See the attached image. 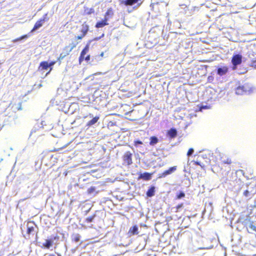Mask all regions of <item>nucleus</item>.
<instances>
[{
	"label": "nucleus",
	"mask_w": 256,
	"mask_h": 256,
	"mask_svg": "<svg viewBox=\"0 0 256 256\" xmlns=\"http://www.w3.org/2000/svg\"><path fill=\"white\" fill-rule=\"evenodd\" d=\"M228 72V68L226 66L222 68H218L217 70V73L220 76H222Z\"/></svg>",
	"instance_id": "nucleus-15"
},
{
	"label": "nucleus",
	"mask_w": 256,
	"mask_h": 256,
	"mask_svg": "<svg viewBox=\"0 0 256 256\" xmlns=\"http://www.w3.org/2000/svg\"><path fill=\"white\" fill-rule=\"evenodd\" d=\"M99 118V116H95L92 120L88 122L86 126H90L93 124H94L98 121Z\"/></svg>",
	"instance_id": "nucleus-21"
},
{
	"label": "nucleus",
	"mask_w": 256,
	"mask_h": 256,
	"mask_svg": "<svg viewBox=\"0 0 256 256\" xmlns=\"http://www.w3.org/2000/svg\"><path fill=\"white\" fill-rule=\"evenodd\" d=\"M250 228H252L253 230H254L256 231V226H254V225L251 224V225L250 226Z\"/></svg>",
	"instance_id": "nucleus-37"
},
{
	"label": "nucleus",
	"mask_w": 256,
	"mask_h": 256,
	"mask_svg": "<svg viewBox=\"0 0 256 256\" xmlns=\"http://www.w3.org/2000/svg\"><path fill=\"white\" fill-rule=\"evenodd\" d=\"M177 169L176 166H173L170 167L168 170L164 171L161 174H158V178H162L166 177L167 176L171 174L174 172Z\"/></svg>",
	"instance_id": "nucleus-5"
},
{
	"label": "nucleus",
	"mask_w": 256,
	"mask_h": 256,
	"mask_svg": "<svg viewBox=\"0 0 256 256\" xmlns=\"http://www.w3.org/2000/svg\"><path fill=\"white\" fill-rule=\"evenodd\" d=\"M214 77L212 76H208V80L209 82H212L214 80Z\"/></svg>",
	"instance_id": "nucleus-35"
},
{
	"label": "nucleus",
	"mask_w": 256,
	"mask_h": 256,
	"mask_svg": "<svg viewBox=\"0 0 256 256\" xmlns=\"http://www.w3.org/2000/svg\"><path fill=\"white\" fill-rule=\"evenodd\" d=\"M138 228L136 226H134L131 227L128 232L130 236H133L138 234Z\"/></svg>",
	"instance_id": "nucleus-16"
},
{
	"label": "nucleus",
	"mask_w": 256,
	"mask_h": 256,
	"mask_svg": "<svg viewBox=\"0 0 256 256\" xmlns=\"http://www.w3.org/2000/svg\"><path fill=\"white\" fill-rule=\"evenodd\" d=\"M186 194L184 192H180L176 194L175 198L176 200H180L184 198Z\"/></svg>",
	"instance_id": "nucleus-24"
},
{
	"label": "nucleus",
	"mask_w": 256,
	"mask_h": 256,
	"mask_svg": "<svg viewBox=\"0 0 256 256\" xmlns=\"http://www.w3.org/2000/svg\"><path fill=\"white\" fill-rule=\"evenodd\" d=\"M168 134L170 138H174L177 135L176 130L175 128H172L168 130Z\"/></svg>",
	"instance_id": "nucleus-19"
},
{
	"label": "nucleus",
	"mask_w": 256,
	"mask_h": 256,
	"mask_svg": "<svg viewBox=\"0 0 256 256\" xmlns=\"http://www.w3.org/2000/svg\"><path fill=\"white\" fill-rule=\"evenodd\" d=\"M56 63V61H52L48 63V64H50V70L49 71L46 73V74H48L52 70V66H54Z\"/></svg>",
	"instance_id": "nucleus-28"
},
{
	"label": "nucleus",
	"mask_w": 256,
	"mask_h": 256,
	"mask_svg": "<svg viewBox=\"0 0 256 256\" xmlns=\"http://www.w3.org/2000/svg\"><path fill=\"white\" fill-rule=\"evenodd\" d=\"M50 68V64L47 61L42 62L39 66L38 70H46Z\"/></svg>",
	"instance_id": "nucleus-13"
},
{
	"label": "nucleus",
	"mask_w": 256,
	"mask_h": 256,
	"mask_svg": "<svg viewBox=\"0 0 256 256\" xmlns=\"http://www.w3.org/2000/svg\"><path fill=\"white\" fill-rule=\"evenodd\" d=\"M89 30V26L86 22H84L82 24V28L80 30L81 34L77 36L76 38V40H82L84 38Z\"/></svg>",
	"instance_id": "nucleus-3"
},
{
	"label": "nucleus",
	"mask_w": 256,
	"mask_h": 256,
	"mask_svg": "<svg viewBox=\"0 0 256 256\" xmlns=\"http://www.w3.org/2000/svg\"><path fill=\"white\" fill-rule=\"evenodd\" d=\"M132 154L130 152L127 151L124 153L122 156L124 164L130 166L132 164Z\"/></svg>",
	"instance_id": "nucleus-1"
},
{
	"label": "nucleus",
	"mask_w": 256,
	"mask_h": 256,
	"mask_svg": "<svg viewBox=\"0 0 256 256\" xmlns=\"http://www.w3.org/2000/svg\"><path fill=\"white\" fill-rule=\"evenodd\" d=\"M232 62L234 66L240 64L242 62V56L239 54L234 55L232 58Z\"/></svg>",
	"instance_id": "nucleus-6"
},
{
	"label": "nucleus",
	"mask_w": 256,
	"mask_h": 256,
	"mask_svg": "<svg viewBox=\"0 0 256 256\" xmlns=\"http://www.w3.org/2000/svg\"><path fill=\"white\" fill-rule=\"evenodd\" d=\"M95 217H96V215L94 214L92 216H88V217L86 218V222L87 223H89V222H92L93 221V220H94Z\"/></svg>",
	"instance_id": "nucleus-25"
},
{
	"label": "nucleus",
	"mask_w": 256,
	"mask_h": 256,
	"mask_svg": "<svg viewBox=\"0 0 256 256\" xmlns=\"http://www.w3.org/2000/svg\"><path fill=\"white\" fill-rule=\"evenodd\" d=\"M108 20L104 18V20L98 22L95 26V27L96 28H103L106 26H107L108 24Z\"/></svg>",
	"instance_id": "nucleus-10"
},
{
	"label": "nucleus",
	"mask_w": 256,
	"mask_h": 256,
	"mask_svg": "<svg viewBox=\"0 0 256 256\" xmlns=\"http://www.w3.org/2000/svg\"><path fill=\"white\" fill-rule=\"evenodd\" d=\"M44 24V22L40 19L35 23L32 31L35 30L40 28Z\"/></svg>",
	"instance_id": "nucleus-20"
},
{
	"label": "nucleus",
	"mask_w": 256,
	"mask_h": 256,
	"mask_svg": "<svg viewBox=\"0 0 256 256\" xmlns=\"http://www.w3.org/2000/svg\"><path fill=\"white\" fill-rule=\"evenodd\" d=\"M154 192H155V187L154 186H152L148 190V191L146 192V196L148 197H152L154 196Z\"/></svg>",
	"instance_id": "nucleus-18"
},
{
	"label": "nucleus",
	"mask_w": 256,
	"mask_h": 256,
	"mask_svg": "<svg viewBox=\"0 0 256 256\" xmlns=\"http://www.w3.org/2000/svg\"><path fill=\"white\" fill-rule=\"evenodd\" d=\"M34 226L33 225L30 226L29 223H28L26 226V234L28 235L33 234L34 232Z\"/></svg>",
	"instance_id": "nucleus-17"
},
{
	"label": "nucleus",
	"mask_w": 256,
	"mask_h": 256,
	"mask_svg": "<svg viewBox=\"0 0 256 256\" xmlns=\"http://www.w3.org/2000/svg\"><path fill=\"white\" fill-rule=\"evenodd\" d=\"M250 90V88L247 84L240 86L236 88V94L238 95L244 94Z\"/></svg>",
	"instance_id": "nucleus-2"
},
{
	"label": "nucleus",
	"mask_w": 256,
	"mask_h": 256,
	"mask_svg": "<svg viewBox=\"0 0 256 256\" xmlns=\"http://www.w3.org/2000/svg\"><path fill=\"white\" fill-rule=\"evenodd\" d=\"M59 236L56 235L52 239H46L45 240L43 244V246L46 248H50L54 244L53 240H58Z\"/></svg>",
	"instance_id": "nucleus-7"
},
{
	"label": "nucleus",
	"mask_w": 256,
	"mask_h": 256,
	"mask_svg": "<svg viewBox=\"0 0 256 256\" xmlns=\"http://www.w3.org/2000/svg\"><path fill=\"white\" fill-rule=\"evenodd\" d=\"M48 256H54V255H53V254H50V255H49Z\"/></svg>",
	"instance_id": "nucleus-39"
},
{
	"label": "nucleus",
	"mask_w": 256,
	"mask_h": 256,
	"mask_svg": "<svg viewBox=\"0 0 256 256\" xmlns=\"http://www.w3.org/2000/svg\"><path fill=\"white\" fill-rule=\"evenodd\" d=\"M114 14V10L112 8H108L104 14V18L108 20L111 18Z\"/></svg>",
	"instance_id": "nucleus-12"
},
{
	"label": "nucleus",
	"mask_w": 256,
	"mask_h": 256,
	"mask_svg": "<svg viewBox=\"0 0 256 256\" xmlns=\"http://www.w3.org/2000/svg\"><path fill=\"white\" fill-rule=\"evenodd\" d=\"M142 144V142L140 140H136L134 141V145L136 146H137L138 144Z\"/></svg>",
	"instance_id": "nucleus-32"
},
{
	"label": "nucleus",
	"mask_w": 256,
	"mask_h": 256,
	"mask_svg": "<svg viewBox=\"0 0 256 256\" xmlns=\"http://www.w3.org/2000/svg\"><path fill=\"white\" fill-rule=\"evenodd\" d=\"M194 149L192 148H190L188 150V152H187V156H190L191 154H192L194 152Z\"/></svg>",
	"instance_id": "nucleus-33"
},
{
	"label": "nucleus",
	"mask_w": 256,
	"mask_h": 256,
	"mask_svg": "<svg viewBox=\"0 0 256 256\" xmlns=\"http://www.w3.org/2000/svg\"><path fill=\"white\" fill-rule=\"evenodd\" d=\"M77 43H72L69 46L71 51L76 47Z\"/></svg>",
	"instance_id": "nucleus-31"
},
{
	"label": "nucleus",
	"mask_w": 256,
	"mask_h": 256,
	"mask_svg": "<svg viewBox=\"0 0 256 256\" xmlns=\"http://www.w3.org/2000/svg\"><path fill=\"white\" fill-rule=\"evenodd\" d=\"M152 174L153 173H148L147 172H145L143 174H140L138 177V179H142L144 180H149L151 179L152 175Z\"/></svg>",
	"instance_id": "nucleus-9"
},
{
	"label": "nucleus",
	"mask_w": 256,
	"mask_h": 256,
	"mask_svg": "<svg viewBox=\"0 0 256 256\" xmlns=\"http://www.w3.org/2000/svg\"><path fill=\"white\" fill-rule=\"evenodd\" d=\"M89 50V45L87 44L85 46V47L82 50L80 56L78 58V62L80 64H81L82 62L84 60V57L85 54L88 52Z\"/></svg>",
	"instance_id": "nucleus-8"
},
{
	"label": "nucleus",
	"mask_w": 256,
	"mask_h": 256,
	"mask_svg": "<svg viewBox=\"0 0 256 256\" xmlns=\"http://www.w3.org/2000/svg\"><path fill=\"white\" fill-rule=\"evenodd\" d=\"M80 234H76L72 238V241L76 242H78L80 240Z\"/></svg>",
	"instance_id": "nucleus-30"
},
{
	"label": "nucleus",
	"mask_w": 256,
	"mask_h": 256,
	"mask_svg": "<svg viewBox=\"0 0 256 256\" xmlns=\"http://www.w3.org/2000/svg\"><path fill=\"white\" fill-rule=\"evenodd\" d=\"M90 55H88L86 58L84 57V60H85L86 62H88L90 60Z\"/></svg>",
	"instance_id": "nucleus-36"
},
{
	"label": "nucleus",
	"mask_w": 256,
	"mask_h": 256,
	"mask_svg": "<svg viewBox=\"0 0 256 256\" xmlns=\"http://www.w3.org/2000/svg\"><path fill=\"white\" fill-rule=\"evenodd\" d=\"M71 50L70 48V46H66L62 49V52L60 54L59 56L57 58V60L60 62V63L61 60H62L66 56H68L71 52Z\"/></svg>",
	"instance_id": "nucleus-4"
},
{
	"label": "nucleus",
	"mask_w": 256,
	"mask_h": 256,
	"mask_svg": "<svg viewBox=\"0 0 256 256\" xmlns=\"http://www.w3.org/2000/svg\"><path fill=\"white\" fill-rule=\"evenodd\" d=\"M94 10L92 8L88 10L86 12V14H90L94 12Z\"/></svg>",
	"instance_id": "nucleus-34"
},
{
	"label": "nucleus",
	"mask_w": 256,
	"mask_h": 256,
	"mask_svg": "<svg viewBox=\"0 0 256 256\" xmlns=\"http://www.w3.org/2000/svg\"><path fill=\"white\" fill-rule=\"evenodd\" d=\"M192 162H194V164L196 165H198V166H200V167L204 169L205 168V166L204 164H202L200 162H198V161H192Z\"/></svg>",
	"instance_id": "nucleus-29"
},
{
	"label": "nucleus",
	"mask_w": 256,
	"mask_h": 256,
	"mask_svg": "<svg viewBox=\"0 0 256 256\" xmlns=\"http://www.w3.org/2000/svg\"><path fill=\"white\" fill-rule=\"evenodd\" d=\"M184 207V204L183 203H180L178 204L175 207H172L170 208V212H175L177 213L180 212V209Z\"/></svg>",
	"instance_id": "nucleus-14"
},
{
	"label": "nucleus",
	"mask_w": 256,
	"mask_h": 256,
	"mask_svg": "<svg viewBox=\"0 0 256 256\" xmlns=\"http://www.w3.org/2000/svg\"><path fill=\"white\" fill-rule=\"evenodd\" d=\"M220 162L222 164H230L232 163V160L230 157L222 156L220 158Z\"/></svg>",
	"instance_id": "nucleus-11"
},
{
	"label": "nucleus",
	"mask_w": 256,
	"mask_h": 256,
	"mask_svg": "<svg viewBox=\"0 0 256 256\" xmlns=\"http://www.w3.org/2000/svg\"><path fill=\"white\" fill-rule=\"evenodd\" d=\"M96 188L94 186H91L87 190L88 194H91L96 192Z\"/></svg>",
	"instance_id": "nucleus-27"
},
{
	"label": "nucleus",
	"mask_w": 256,
	"mask_h": 256,
	"mask_svg": "<svg viewBox=\"0 0 256 256\" xmlns=\"http://www.w3.org/2000/svg\"><path fill=\"white\" fill-rule=\"evenodd\" d=\"M150 144L151 146H154L158 142V138L155 136H151L150 138Z\"/></svg>",
	"instance_id": "nucleus-22"
},
{
	"label": "nucleus",
	"mask_w": 256,
	"mask_h": 256,
	"mask_svg": "<svg viewBox=\"0 0 256 256\" xmlns=\"http://www.w3.org/2000/svg\"><path fill=\"white\" fill-rule=\"evenodd\" d=\"M22 38H17V40H22Z\"/></svg>",
	"instance_id": "nucleus-38"
},
{
	"label": "nucleus",
	"mask_w": 256,
	"mask_h": 256,
	"mask_svg": "<svg viewBox=\"0 0 256 256\" xmlns=\"http://www.w3.org/2000/svg\"><path fill=\"white\" fill-rule=\"evenodd\" d=\"M48 13L45 14L40 19L44 23L45 22H48L49 20V18L48 16Z\"/></svg>",
	"instance_id": "nucleus-26"
},
{
	"label": "nucleus",
	"mask_w": 256,
	"mask_h": 256,
	"mask_svg": "<svg viewBox=\"0 0 256 256\" xmlns=\"http://www.w3.org/2000/svg\"><path fill=\"white\" fill-rule=\"evenodd\" d=\"M255 192H252V191H250L248 190H246L244 192V196L246 197H249L250 198H251L254 195V194Z\"/></svg>",
	"instance_id": "nucleus-23"
}]
</instances>
